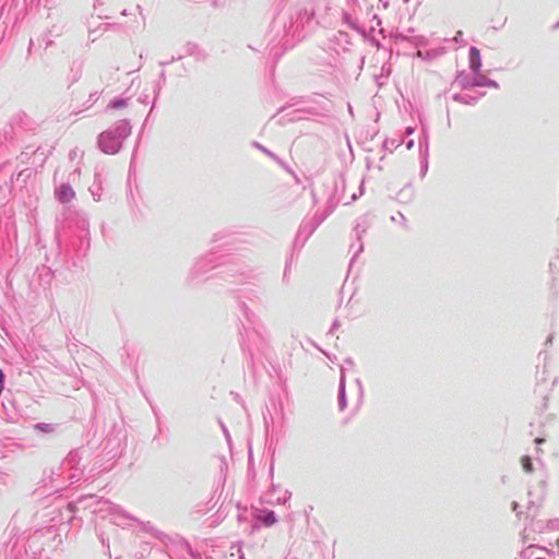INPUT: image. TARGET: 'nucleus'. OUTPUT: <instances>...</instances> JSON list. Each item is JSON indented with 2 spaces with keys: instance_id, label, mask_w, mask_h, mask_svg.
<instances>
[{
  "instance_id": "obj_5",
  "label": "nucleus",
  "mask_w": 559,
  "mask_h": 559,
  "mask_svg": "<svg viewBox=\"0 0 559 559\" xmlns=\"http://www.w3.org/2000/svg\"><path fill=\"white\" fill-rule=\"evenodd\" d=\"M535 442H536V443H538V444H542V443L544 442V439L537 438V439L535 440Z\"/></svg>"
},
{
  "instance_id": "obj_1",
  "label": "nucleus",
  "mask_w": 559,
  "mask_h": 559,
  "mask_svg": "<svg viewBox=\"0 0 559 559\" xmlns=\"http://www.w3.org/2000/svg\"><path fill=\"white\" fill-rule=\"evenodd\" d=\"M56 193H57L59 201H61L63 203L70 202L75 195L73 189L67 185L60 186V188L57 190Z\"/></svg>"
},
{
  "instance_id": "obj_4",
  "label": "nucleus",
  "mask_w": 559,
  "mask_h": 559,
  "mask_svg": "<svg viewBox=\"0 0 559 559\" xmlns=\"http://www.w3.org/2000/svg\"><path fill=\"white\" fill-rule=\"evenodd\" d=\"M275 521H276V519H275V516H274V513H273V512L269 513V514L265 516V519H264V522H265V524H266V525H272V524H274V523H275Z\"/></svg>"
},
{
  "instance_id": "obj_2",
  "label": "nucleus",
  "mask_w": 559,
  "mask_h": 559,
  "mask_svg": "<svg viewBox=\"0 0 559 559\" xmlns=\"http://www.w3.org/2000/svg\"><path fill=\"white\" fill-rule=\"evenodd\" d=\"M469 52H471V68L475 72H477V71H479V69L481 67L479 51L475 47H473V48H471Z\"/></svg>"
},
{
  "instance_id": "obj_3",
  "label": "nucleus",
  "mask_w": 559,
  "mask_h": 559,
  "mask_svg": "<svg viewBox=\"0 0 559 559\" xmlns=\"http://www.w3.org/2000/svg\"><path fill=\"white\" fill-rule=\"evenodd\" d=\"M521 465L526 473H531L533 471V464H532L531 457L527 455L522 456Z\"/></svg>"
}]
</instances>
